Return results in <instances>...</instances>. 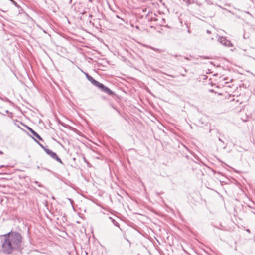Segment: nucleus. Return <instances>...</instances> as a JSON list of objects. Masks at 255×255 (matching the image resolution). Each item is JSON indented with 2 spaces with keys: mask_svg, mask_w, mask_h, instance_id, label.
I'll use <instances>...</instances> for the list:
<instances>
[{
  "mask_svg": "<svg viewBox=\"0 0 255 255\" xmlns=\"http://www.w3.org/2000/svg\"><path fill=\"white\" fill-rule=\"evenodd\" d=\"M22 241L20 233L10 232L3 235L2 251L5 254H10L13 250L17 249Z\"/></svg>",
  "mask_w": 255,
  "mask_h": 255,
  "instance_id": "1",
  "label": "nucleus"
},
{
  "mask_svg": "<svg viewBox=\"0 0 255 255\" xmlns=\"http://www.w3.org/2000/svg\"><path fill=\"white\" fill-rule=\"evenodd\" d=\"M87 79L95 86L98 87L101 91L109 95H112L114 93L108 87L105 86L103 84L100 83L94 79L91 76L87 73H85Z\"/></svg>",
  "mask_w": 255,
  "mask_h": 255,
  "instance_id": "2",
  "label": "nucleus"
},
{
  "mask_svg": "<svg viewBox=\"0 0 255 255\" xmlns=\"http://www.w3.org/2000/svg\"><path fill=\"white\" fill-rule=\"evenodd\" d=\"M218 41L220 43L223 44V45L228 47H233V44L231 43V42L227 40L226 37H223V36H219L218 38Z\"/></svg>",
  "mask_w": 255,
  "mask_h": 255,
  "instance_id": "3",
  "label": "nucleus"
},
{
  "mask_svg": "<svg viewBox=\"0 0 255 255\" xmlns=\"http://www.w3.org/2000/svg\"><path fill=\"white\" fill-rule=\"evenodd\" d=\"M45 152L48 155H49L51 158H52L53 159L56 160L57 161H58L59 163L63 164V162L62 161V160L60 159V158L57 156V155L56 154V153L53 152L52 150L49 149H45Z\"/></svg>",
  "mask_w": 255,
  "mask_h": 255,
  "instance_id": "4",
  "label": "nucleus"
},
{
  "mask_svg": "<svg viewBox=\"0 0 255 255\" xmlns=\"http://www.w3.org/2000/svg\"><path fill=\"white\" fill-rule=\"evenodd\" d=\"M26 128L32 134L33 137H35L36 138L40 140H43L42 138L41 137V136L36 132L32 128H31L30 127L28 126H26Z\"/></svg>",
  "mask_w": 255,
  "mask_h": 255,
  "instance_id": "5",
  "label": "nucleus"
},
{
  "mask_svg": "<svg viewBox=\"0 0 255 255\" xmlns=\"http://www.w3.org/2000/svg\"><path fill=\"white\" fill-rule=\"evenodd\" d=\"M245 52H247L246 54H245L244 55L249 56L250 57H252L253 56H255V48L251 47L249 50H244Z\"/></svg>",
  "mask_w": 255,
  "mask_h": 255,
  "instance_id": "6",
  "label": "nucleus"
},
{
  "mask_svg": "<svg viewBox=\"0 0 255 255\" xmlns=\"http://www.w3.org/2000/svg\"><path fill=\"white\" fill-rule=\"evenodd\" d=\"M32 138L39 144V145L45 151V149H47V148H46L45 146H44L42 144L39 143L38 141H37V140L33 137H32Z\"/></svg>",
  "mask_w": 255,
  "mask_h": 255,
  "instance_id": "7",
  "label": "nucleus"
},
{
  "mask_svg": "<svg viewBox=\"0 0 255 255\" xmlns=\"http://www.w3.org/2000/svg\"><path fill=\"white\" fill-rule=\"evenodd\" d=\"M109 218L112 221V222L113 223V224L117 226V227H119V224L116 221H115L114 219H113V218H112L111 217H109Z\"/></svg>",
  "mask_w": 255,
  "mask_h": 255,
  "instance_id": "8",
  "label": "nucleus"
},
{
  "mask_svg": "<svg viewBox=\"0 0 255 255\" xmlns=\"http://www.w3.org/2000/svg\"><path fill=\"white\" fill-rule=\"evenodd\" d=\"M10 1L12 2V3H13L15 6H17V3L14 0H9Z\"/></svg>",
  "mask_w": 255,
  "mask_h": 255,
  "instance_id": "9",
  "label": "nucleus"
},
{
  "mask_svg": "<svg viewBox=\"0 0 255 255\" xmlns=\"http://www.w3.org/2000/svg\"><path fill=\"white\" fill-rule=\"evenodd\" d=\"M219 6V7H220V8H221V9H225V10H227L228 12H231L230 10H227L226 9H225V8H223V7H222L221 6Z\"/></svg>",
  "mask_w": 255,
  "mask_h": 255,
  "instance_id": "10",
  "label": "nucleus"
},
{
  "mask_svg": "<svg viewBox=\"0 0 255 255\" xmlns=\"http://www.w3.org/2000/svg\"><path fill=\"white\" fill-rule=\"evenodd\" d=\"M173 56H174L175 58H177L178 57H181V56H180V55L178 56L177 55H173Z\"/></svg>",
  "mask_w": 255,
  "mask_h": 255,
  "instance_id": "11",
  "label": "nucleus"
},
{
  "mask_svg": "<svg viewBox=\"0 0 255 255\" xmlns=\"http://www.w3.org/2000/svg\"><path fill=\"white\" fill-rule=\"evenodd\" d=\"M152 49H153V50H154V51H159V49H158L152 48Z\"/></svg>",
  "mask_w": 255,
  "mask_h": 255,
  "instance_id": "12",
  "label": "nucleus"
},
{
  "mask_svg": "<svg viewBox=\"0 0 255 255\" xmlns=\"http://www.w3.org/2000/svg\"><path fill=\"white\" fill-rule=\"evenodd\" d=\"M206 32L208 34H210L211 33V32L210 30H207Z\"/></svg>",
  "mask_w": 255,
  "mask_h": 255,
  "instance_id": "13",
  "label": "nucleus"
},
{
  "mask_svg": "<svg viewBox=\"0 0 255 255\" xmlns=\"http://www.w3.org/2000/svg\"><path fill=\"white\" fill-rule=\"evenodd\" d=\"M167 75H168V76H170V77H173V78H174V77H175V76H173V75H168V74Z\"/></svg>",
  "mask_w": 255,
  "mask_h": 255,
  "instance_id": "14",
  "label": "nucleus"
},
{
  "mask_svg": "<svg viewBox=\"0 0 255 255\" xmlns=\"http://www.w3.org/2000/svg\"><path fill=\"white\" fill-rule=\"evenodd\" d=\"M68 200L70 201V203L72 204L73 202V200L69 198L68 199Z\"/></svg>",
  "mask_w": 255,
  "mask_h": 255,
  "instance_id": "15",
  "label": "nucleus"
},
{
  "mask_svg": "<svg viewBox=\"0 0 255 255\" xmlns=\"http://www.w3.org/2000/svg\"><path fill=\"white\" fill-rule=\"evenodd\" d=\"M38 186L39 187H42V185L41 184H39V183H38Z\"/></svg>",
  "mask_w": 255,
  "mask_h": 255,
  "instance_id": "16",
  "label": "nucleus"
},
{
  "mask_svg": "<svg viewBox=\"0 0 255 255\" xmlns=\"http://www.w3.org/2000/svg\"><path fill=\"white\" fill-rule=\"evenodd\" d=\"M34 183H35L36 184H37V185L38 184V181H34Z\"/></svg>",
  "mask_w": 255,
  "mask_h": 255,
  "instance_id": "17",
  "label": "nucleus"
},
{
  "mask_svg": "<svg viewBox=\"0 0 255 255\" xmlns=\"http://www.w3.org/2000/svg\"><path fill=\"white\" fill-rule=\"evenodd\" d=\"M184 58L185 59L189 60V58L188 57H184Z\"/></svg>",
  "mask_w": 255,
  "mask_h": 255,
  "instance_id": "18",
  "label": "nucleus"
},
{
  "mask_svg": "<svg viewBox=\"0 0 255 255\" xmlns=\"http://www.w3.org/2000/svg\"><path fill=\"white\" fill-rule=\"evenodd\" d=\"M251 1H252V2L253 3H255V0H250Z\"/></svg>",
  "mask_w": 255,
  "mask_h": 255,
  "instance_id": "19",
  "label": "nucleus"
},
{
  "mask_svg": "<svg viewBox=\"0 0 255 255\" xmlns=\"http://www.w3.org/2000/svg\"><path fill=\"white\" fill-rule=\"evenodd\" d=\"M218 140H219V141L223 142V141L220 139V138H219Z\"/></svg>",
  "mask_w": 255,
  "mask_h": 255,
  "instance_id": "20",
  "label": "nucleus"
},
{
  "mask_svg": "<svg viewBox=\"0 0 255 255\" xmlns=\"http://www.w3.org/2000/svg\"><path fill=\"white\" fill-rule=\"evenodd\" d=\"M246 13L249 14L250 16H251V14L249 12H245Z\"/></svg>",
  "mask_w": 255,
  "mask_h": 255,
  "instance_id": "21",
  "label": "nucleus"
},
{
  "mask_svg": "<svg viewBox=\"0 0 255 255\" xmlns=\"http://www.w3.org/2000/svg\"><path fill=\"white\" fill-rule=\"evenodd\" d=\"M181 76H183V77H185L186 75L184 74H181Z\"/></svg>",
  "mask_w": 255,
  "mask_h": 255,
  "instance_id": "22",
  "label": "nucleus"
},
{
  "mask_svg": "<svg viewBox=\"0 0 255 255\" xmlns=\"http://www.w3.org/2000/svg\"><path fill=\"white\" fill-rule=\"evenodd\" d=\"M3 152L1 151H0V154H3Z\"/></svg>",
  "mask_w": 255,
  "mask_h": 255,
  "instance_id": "23",
  "label": "nucleus"
},
{
  "mask_svg": "<svg viewBox=\"0 0 255 255\" xmlns=\"http://www.w3.org/2000/svg\"><path fill=\"white\" fill-rule=\"evenodd\" d=\"M225 6H230V4H225Z\"/></svg>",
  "mask_w": 255,
  "mask_h": 255,
  "instance_id": "24",
  "label": "nucleus"
},
{
  "mask_svg": "<svg viewBox=\"0 0 255 255\" xmlns=\"http://www.w3.org/2000/svg\"><path fill=\"white\" fill-rule=\"evenodd\" d=\"M116 16H117V17H118L119 18H120L119 16H118V15H117Z\"/></svg>",
  "mask_w": 255,
  "mask_h": 255,
  "instance_id": "25",
  "label": "nucleus"
},
{
  "mask_svg": "<svg viewBox=\"0 0 255 255\" xmlns=\"http://www.w3.org/2000/svg\"><path fill=\"white\" fill-rule=\"evenodd\" d=\"M253 59H254V60H255V58H253Z\"/></svg>",
  "mask_w": 255,
  "mask_h": 255,
  "instance_id": "26",
  "label": "nucleus"
}]
</instances>
